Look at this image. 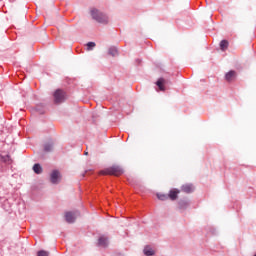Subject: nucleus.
<instances>
[{"instance_id": "nucleus-1", "label": "nucleus", "mask_w": 256, "mask_h": 256, "mask_svg": "<svg viewBox=\"0 0 256 256\" xmlns=\"http://www.w3.org/2000/svg\"><path fill=\"white\" fill-rule=\"evenodd\" d=\"M123 173H125L123 171V168H121V166H117V165L108 167L99 172L100 175H114V177H120V175H123Z\"/></svg>"}, {"instance_id": "nucleus-2", "label": "nucleus", "mask_w": 256, "mask_h": 256, "mask_svg": "<svg viewBox=\"0 0 256 256\" xmlns=\"http://www.w3.org/2000/svg\"><path fill=\"white\" fill-rule=\"evenodd\" d=\"M91 16L95 21H97V23H102L104 25L109 23V17L97 9L91 10Z\"/></svg>"}, {"instance_id": "nucleus-3", "label": "nucleus", "mask_w": 256, "mask_h": 256, "mask_svg": "<svg viewBox=\"0 0 256 256\" xmlns=\"http://www.w3.org/2000/svg\"><path fill=\"white\" fill-rule=\"evenodd\" d=\"M54 101L55 103H63L65 101V92L61 89L56 90L54 92Z\"/></svg>"}, {"instance_id": "nucleus-4", "label": "nucleus", "mask_w": 256, "mask_h": 256, "mask_svg": "<svg viewBox=\"0 0 256 256\" xmlns=\"http://www.w3.org/2000/svg\"><path fill=\"white\" fill-rule=\"evenodd\" d=\"M237 79V72L235 70H230L225 74V81L228 83H233Z\"/></svg>"}, {"instance_id": "nucleus-5", "label": "nucleus", "mask_w": 256, "mask_h": 256, "mask_svg": "<svg viewBox=\"0 0 256 256\" xmlns=\"http://www.w3.org/2000/svg\"><path fill=\"white\" fill-rule=\"evenodd\" d=\"M78 215H79L78 212H66L65 219L67 223H75V220L77 219Z\"/></svg>"}, {"instance_id": "nucleus-6", "label": "nucleus", "mask_w": 256, "mask_h": 256, "mask_svg": "<svg viewBox=\"0 0 256 256\" xmlns=\"http://www.w3.org/2000/svg\"><path fill=\"white\" fill-rule=\"evenodd\" d=\"M181 193V191L177 188H173L169 191L168 193V198L171 201H176V199L179 197V194Z\"/></svg>"}, {"instance_id": "nucleus-7", "label": "nucleus", "mask_w": 256, "mask_h": 256, "mask_svg": "<svg viewBox=\"0 0 256 256\" xmlns=\"http://www.w3.org/2000/svg\"><path fill=\"white\" fill-rule=\"evenodd\" d=\"M0 163H3L4 165H12L13 159H11V156L9 154H0Z\"/></svg>"}, {"instance_id": "nucleus-8", "label": "nucleus", "mask_w": 256, "mask_h": 256, "mask_svg": "<svg viewBox=\"0 0 256 256\" xmlns=\"http://www.w3.org/2000/svg\"><path fill=\"white\" fill-rule=\"evenodd\" d=\"M59 179H61V174L59 173V171L54 170L50 174V181H51V183H53L55 185V184L59 183Z\"/></svg>"}, {"instance_id": "nucleus-9", "label": "nucleus", "mask_w": 256, "mask_h": 256, "mask_svg": "<svg viewBox=\"0 0 256 256\" xmlns=\"http://www.w3.org/2000/svg\"><path fill=\"white\" fill-rule=\"evenodd\" d=\"M98 245L100 247H107V245H109V239L105 236H101L99 239H98Z\"/></svg>"}, {"instance_id": "nucleus-10", "label": "nucleus", "mask_w": 256, "mask_h": 256, "mask_svg": "<svg viewBox=\"0 0 256 256\" xmlns=\"http://www.w3.org/2000/svg\"><path fill=\"white\" fill-rule=\"evenodd\" d=\"M165 78H160L158 79V81L156 82L157 87L161 90V91H165Z\"/></svg>"}, {"instance_id": "nucleus-11", "label": "nucleus", "mask_w": 256, "mask_h": 256, "mask_svg": "<svg viewBox=\"0 0 256 256\" xmlns=\"http://www.w3.org/2000/svg\"><path fill=\"white\" fill-rule=\"evenodd\" d=\"M182 191L184 193H193L194 188L191 184H185V185L182 186Z\"/></svg>"}, {"instance_id": "nucleus-12", "label": "nucleus", "mask_w": 256, "mask_h": 256, "mask_svg": "<svg viewBox=\"0 0 256 256\" xmlns=\"http://www.w3.org/2000/svg\"><path fill=\"white\" fill-rule=\"evenodd\" d=\"M144 255L153 256V255H155V250H153V248H151L150 246H146L144 248Z\"/></svg>"}, {"instance_id": "nucleus-13", "label": "nucleus", "mask_w": 256, "mask_h": 256, "mask_svg": "<svg viewBox=\"0 0 256 256\" xmlns=\"http://www.w3.org/2000/svg\"><path fill=\"white\" fill-rule=\"evenodd\" d=\"M228 48H229V41L222 40L220 42V49H221V51H227Z\"/></svg>"}, {"instance_id": "nucleus-14", "label": "nucleus", "mask_w": 256, "mask_h": 256, "mask_svg": "<svg viewBox=\"0 0 256 256\" xmlns=\"http://www.w3.org/2000/svg\"><path fill=\"white\" fill-rule=\"evenodd\" d=\"M33 171L37 175H41V173H43V167H41L39 164H34Z\"/></svg>"}, {"instance_id": "nucleus-15", "label": "nucleus", "mask_w": 256, "mask_h": 256, "mask_svg": "<svg viewBox=\"0 0 256 256\" xmlns=\"http://www.w3.org/2000/svg\"><path fill=\"white\" fill-rule=\"evenodd\" d=\"M109 55H111L112 57H117V55H119V51L117 50V48H110L108 50Z\"/></svg>"}, {"instance_id": "nucleus-16", "label": "nucleus", "mask_w": 256, "mask_h": 256, "mask_svg": "<svg viewBox=\"0 0 256 256\" xmlns=\"http://www.w3.org/2000/svg\"><path fill=\"white\" fill-rule=\"evenodd\" d=\"M157 198H158L160 201H167V199H169V194H161V193H158V194H157Z\"/></svg>"}, {"instance_id": "nucleus-17", "label": "nucleus", "mask_w": 256, "mask_h": 256, "mask_svg": "<svg viewBox=\"0 0 256 256\" xmlns=\"http://www.w3.org/2000/svg\"><path fill=\"white\" fill-rule=\"evenodd\" d=\"M53 150V144L51 143H47L44 145V151H46V153H49V151Z\"/></svg>"}, {"instance_id": "nucleus-18", "label": "nucleus", "mask_w": 256, "mask_h": 256, "mask_svg": "<svg viewBox=\"0 0 256 256\" xmlns=\"http://www.w3.org/2000/svg\"><path fill=\"white\" fill-rule=\"evenodd\" d=\"M95 46H96L95 42H88L86 44L87 51H92Z\"/></svg>"}, {"instance_id": "nucleus-19", "label": "nucleus", "mask_w": 256, "mask_h": 256, "mask_svg": "<svg viewBox=\"0 0 256 256\" xmlns=\"http://www.w3.org/2000/svg\"><path fill=\"white\" fill-rule=\"evenodd\" d=\"M37 256H49V252L45 250H40L38 251Z\"/></svg>"}, {"instance_id": "nucleus-20", "label": "nucleus", "mask_w": 256, "mask_h": 256, "mask_svg": "<svg viewBox=\"0 0 256 256\" xmlns=\"http://www.w3.org/2000/svg\"><path fill=\"white\" fill-rule=\"evenodd\" d=\"M84 154H85V155H89V153H88V152H85Z\"/></svg>"}, {"instance_id": "nucleus-21", "label": "nucleus", "mask_w": 256, "mask_h": 256, "mask_svg": "<svg viewBox=\"0 0 256 256\" xmlns=\"http://www.w3.org/2000/svg\"><path fill=\"white\" fill-rule=\"evenodd\" d=\"M254 256H256V254Z\"/></svg>"}]
</instances>
